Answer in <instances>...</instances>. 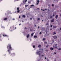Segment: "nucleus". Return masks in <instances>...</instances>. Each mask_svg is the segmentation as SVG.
Returning <instances> with one entry per match:
<instances>
[{
	"mask_svg": "<svg viewBox=\"0 0 61 61\" xmlns=\"http://www.w3.org/2000/svg\"><path fill=\"white\" fill-rule=\"evenodd\" d=\"M8 48L10 50H13V48L12 47H11V45L10 44H9L7 46V48L8 49Z\"/></svg>",
	"mask_w": 61,
	"mask_h": 61,
	"instance_id": "1",
	"label": "nucleus"
},
{
	"mask_svg": "<svg viewBox=\"0 0 61 61\" xmlns=\"http://www.w3.org/2000/svg\"><path fill=\"white\" fill-rule=\"evenodd\" d=\"M28 3L29 4H30L31 3V1H29L28 2Z\"/></svg>",
	"mask_w": 61,
	"mask_h": 61,
	"instance_id": "24",
	"label": "nucleus"
},
{
	"mask_svg": "<svg viewBox=\"0 0 61 61\" xmlns=\"http://www.w3.org/2000/svg\"><path fill=\"white\" fill-rule=\"evenodd\" d=\"M22 17L24 18H25V16L24 15H22Z\"/></svg>",
	"mask_w": 61,
	"mask_h": 61,
	"instance_id": "14",
	"label": "nucleus"
},
{
	"mask_svg": "<svg viewBox=\"0 0 61 61\" xmlns=\"http://www.w3.org/2000/svg\"><path fill=\"white\" fill-rule=\"evenodd\" d=\"M51 22H54V19H53L51 20Z\"/></svg>",
	"mask_w": 61,
	"mask_h": 61,
	"instance_id": "11",
	"label": "nucleus"
},
{
	"mask_svg": "<svg viewBox=\"0 0 61 61\" xmlns=\"http://www.w3.org/2000/svg\"><path fill=\"white\" fill-rule=\"evenodd\" d=\"M47 42H44L45 44H47Z\"/></svg>",
	"mask_w": 61,
	"mask_h": 61,
	"instance_id": "28",
	"label": "nucleus"
},
{
	"mask_svg": "<svg viewBox=\"0 0 61 61\" xmlns=\"http://www.w3.org/2000/svg\"><path fill=\"white\" fill-rule=\"evenodd\" d=\"M34 33H32L31 34V36H33V35H34Z\"/></svg>",
	"mask_w": 61,
	"mask_h": 61,
	"instance_id": "19",
	"label": "nucleus"
},
{
	"mask_svg": "<svg viewBox=\"0 0 61 61\" xmlns=\"http://www.w3.org/2000/svg\"><path fill=\"white\" fill-rule=\"evenodd\" d=\"M42 34V33H41V32H40V34Z\"/></svg>",
	"mask_w": 61,
	"mask_h": 61,
	"instance_id": "41",
	"label": "nucleus"
},
{
	"mask_svg": "<svg viewBox=\"0 0 61 61\" xmlns=\"http://www.w3.org/2000/svg\"><path fill=\"white\" fill-rule=\"evenodd\" d=\"M39 3L38 2L37 3V5H38V3Z\"/></svg>",
	"mask_w": 61,
	"mask_h": 61,
	"instance_id": "43",
	"label": "nucleus"
},
{
	"mask_svg": "<svg viewBox=\"0 0 61 61\" xmlns=\"http://www.w3.org/2000/svg\"><path fill=\"white\" fill-rule=\"evenodd\" d=\"M52 6H54V5L53 4H52Z\"/></svg>",
	"mask_w": 61,
	"mask_h": 61,
	"instance_id": "32",
	"label": "nucleus"
},
{
	"mask_svg": "<svg viewBox=\"0 0 61 61\" xmlns=\"http://www.w3.org/2000/svg\"><path fill=\"white\" fill-rule=\"evenodd\" d=\"M32 6H34V5H31V7H32Z\"/></svg>",
	"mask_w": 61,
	"mask_h": 61,
	"instance_id": "20",
	"label": "nucleus"
},
{
	"mask_svg": "<svg viewBox=\"0 0 61 61\" xmlns=\"http://www.w3.org/2000/svg\"><path fill=\"white\" fill-rule=\"evenodd\" d=\"M8 52H9V54H11V51H10V50L8 49Z\"/></svg>",
	"mask_w": 61,
	"mask_h": 61,
	"instance_id": "4",
	"label": "nucleus"
},
{
	"mask_svg": "<svg viewBox=\"0 0 61 61\" xmlns=\"http://www.w3.org/2000/svg\"><path fill=\"white\" fill-rule=\"evenodd\" d=\"M53 48H55L56 49L58 47V46H53Z\"/></svg>",
	"mask_w": 61,
	"mask_h": 61,
	"instance_id": "13",
	"label": "nucleus"
},
{
	"mask_svg": "<svg viewBox=\"0 0 61 61\" xmlns=\"http://www.w3.org/2000/svg\"><path fill=\"white\" fill-rule=\"evenodd\" d=\"M53 38L54 39H56V38H57V36H53Z\"/></svg>",
	"mask_w": 61,
	"mask_h": 61,
	"instance_id": "6",
	"label": "nucleus"
},
{
	"mask_svg": "<svg viewBox=\"0 0 61 61\" xmlns=\"http://www.w3.org/2000/svg\"><path fill=\"white\" fill-rule=\"evenodd\" d=\"M47 61H49V60H48V59L47 58Z\"/></svg>",
	"mask_w": 61,
	"mask_h": 61,
	"instance_id": "50",
	"label": "nucleus"
},
{
	"mask_svg": "<svg viewBox=\"0 0 61 61\" xmlns=\"http://www.w3.org/2000/svg\"><path fill=\"white\" fill-rule=\"evenodd\" d=\"M50 49L51 50H54V48H52V47H51L50 48Z\"/></svg>",
	"mask_w": 61,
	"mask_h": 61,
	"instance_id": "8",
	"label": "nucleus"
},
{
	"mask_svg": "<svg viewBox=\"0 0 61 61\" xmlns=\"http://www.w3.org/2000/svg\"><path fill=\"white\" fill-rule=\"evenodd\" d=\"M52 26H53V25H51V27H52Z\"/></svg>",
	"mask_w": 61,
	"mask_h": 61,
	"instance_id": "36",
	"label": "nucleus"
},
{
	"mask_svg": "<svg viewBox=\"0 0 61 61\" xmlns=\"http://www.w3.org/2000/svg\"><path fill=\"white\" fill-rule=\"evenodd\" d=\"M53 16H55V14H53Z\"/></svg>",
	"mask_w": 61,
	"mask_h": 61,
	"instance_id": "46",
	"label": "nucleus"
},
{
	"mask_svg": "<svg viewBox=\"0 0 61 61\" xmlns=\"http://www.w3.org/2000/svg\"><path fill=\"white\" fill-rule=\"evenodd\" d=\"M48 24V23H47L46 25H47Z\"/></svg>",
	"mask_w": 61,
	"mask_h": 61,
	"instance_id": "40",
	"label": "nucleus"
},
{
	"mask_svg": "<svg viewBox=\"0 0 61 61\" xmlns=\"http://www.w3.org/2000/svg\"><path fill=\"white\" fill-rule=\"evenodd\" d=\"M60 16H61V14L60 15Z\"/></svg>",
	"mask_w": 61,
	"mask_h": 61,
	"instance_id": "60",
	"label": "nucleus"
},
{
	"mask_svg": "<svg viewBox=\"0 0 61 61\" xmlns=\"http://www.w3.org/2000/svg\"><path fill=\"white\" fill-rule=\"evenodd\" d=\"M61 50V48H58V50Z\"/></svg>",
	"mask_w": 61,
	"mask_h": 61,
	"instance_id": "22",
	"label": "nucleus"
},
{
	"mask_svg": "<svg viewBox=\"0 0 61 61\" xmlns=\"http://www.w3.org/2000/svg\"><path fill=\"white\" fill-rule=\"evenodd\" d=\"M22 22H24V21H22Z\"/></svg>",
	"mask_w": 61,
	"mask_h": 61,
	"instance_id": "63",
	"label": "nucleus"
},
{
	"mask_svg": "<svg viewBox=\"0 0 61 61\" xmlns=\"http://www.w3.org/2000/svg\"><path fill=\"white\" fill-rule=\"evenodd\" d=\"M41 56H42V57H43L44 56V55H42Z\"/></svg>",
	"mask_w": 61,
	"mask_h": 61,
	"instance_id": "37",
	"label": "nucleus"
},
{
	"mask_svg": "<svg viewBox=\"0 0 61 61\" xmlns=\"http://www.w3.org/2000/svg\"><path fill=\"white\" fill-rule=\"evenodd\" d=\"M48 46H49V45H47L46 46V47H48Z\"/></svg>",
	"mask_w": 61,
	"mask_h": 61,
	"instance_id": "25",
	"label": "nucleus"
},
{
	"mask_svg": "<svg viewBox=\"0 0 61 61\" xmlns=\"http://www.w3.org/2000/svg\"><path fill=\"white\" fill-rule=\"evenodd\" d=\"M43 11H45V10H43Z\"/></svg>",
	"mask_w": 61,
	"mask_h": 61,
	"instance_id": "53",
	"label": "nucleus"
},
{
	"mask_svg": "<svg viewBox=\"0 0 61 61\" xmlns=\"http://www.w3.org/2000/svg\"><path fill=\"white\" fill-rule=\"evenodd\" d=\"M41 46V45H39L38 46V47L40 48V47Z\"/></svg>",
	"mask_w": 61,
	"mask_h": 61,
	"instance_id": "16",
	"label": "nucleus"
},
{
	"mask_svg": "<svg viewBox=\"0 0 61 61\" xmlns=\"http://www.w3.org/2000/svg\"><path fill=\"white\" fill-rule=\"evenodd\" d=\"M19 25H21V24H20Z\"/></svg>",
	"mask_w": 61,
	"mask_h": 61,
	"instance_id": "48",
	"label": "nucleus"
},
{
	"mask_svg": "<svg viewBox=\"0 0 61 61\" xmlns=\"http://www.w3.org/2000/svg\"><path fill=\"white\" fill-rule=\"evenodd\" d=\"M58 15H56L55 16V18H56V19H57V17H58Z\"/></svg>",
	"mask_w": 61,
	"mask_h": 61,
	"instance_id": "7",
	"label": "nucleus"
},
{
	"mask_svg": "<svg viewBox=\"0 0 61 61\" xmlns=\"http://www.w3.org/2000/svg\"><path fill=\"white\" fill-rule=\"evenodd\" d=\"M50 18H52V16H50Z\"/></svg>",
	"mask_w": 61,
	"mask_h": 61,
	"instance_id": "30",
	"label": "nucleus"
},
{
	"mask_svg": "<svg viewBox=\"0 0 61 61\" xmlns=\"http://www.w3.org/2000/svg\"><path fill=\"white\" fill-rule=\"evenodd\" d=\"M27 6H28V5H25V7H27Z\"/></svg>",
	"mask_w": 61,
	"mask_h": 61,
	"instance_id": "31",
	"label": "nucleus"
},
{
	"mask_svg": "<svg viewBox=\"0 0 61 61\" xmlns=\"http://www.w3.org/2000/svg\"><path fill=\"white\" fill-rule=\"evenodd\" d=\"M39 27H40L39 26L38 27V28H39Z\"/></svg>",
	"mask_w": 61,
	"mask_h": 61,
	"instance_id": "55",
	"label": "nucleus"
},
{
	"mask_svg": "<svg viewBox=\"0 0 61 61\" xmlns=\"http://www.w3.org/2000/svg\"><path fill=\"white\" fill-rule=\"evenodd\" d=\"M19 18H20V16H19Z\"/></svg>",
	"mask_w": 61,
	"mask_h": 61,
	"instance_id": "51",
	"label": "nucleus"
},
{
	"mask_svg": "<svg viewBox=\"0 0 61 61\" xmlns=\"http://www.w3.org/2000/svg\"><path fill=\"white\" fill-rule=\"evenodd\" d=\"M54 54H55V55H56V52H54Z\"/></svg>",
	"mask_w": 61,
	"mask_h": 61,
	"instance_id": "44",
	"label": "nucleus"
},
{
	"mask_svg": "<svg viewBox=\"0 0 61 61\" xmlns=\"http://www.w3.org/2000/svg\"><path fill=\"white\" fill-rule=\"evenodd\" d=\"M37 20H38H38H40V18H38Z\"/></svg>",
	"mask_w": 61,
	"mask_h": 61,
	"instance_id": "27",
	"label": "nucleus"
},
{
	"mask_svg": "<svg viewBox=\"0 0 61 61\" xmlns=\"http://www.w3.org/2000/svg\"><path fill=\"white\" fill-rule=\"evenodd\" d=\"M47 10H48V11H49V9H48Z\"/></svg>",
	"mask_w": 61,
	"mask_h": 61,
	"instance_id": "52",
	"label": "nucleus"
},
{
	"mask_svg": "<svg viewBox=\"0 0 61 61\" xmlns=\"http://www.w3.org/2000/svg\"><path fill=\"white\" fill-rule=\"evenodd\" d=\"M27 0H24L23 1V3L24 4H25L26 3L25 2H27Z\"/></svg>",
	"mask_w": 61,
	"mask_h": 61,
	"instance_id": "3",
	"label": "nucleus"
},
{
	"mask_svg": "<svg viewBox=\"0 0 61 61\" xmlns=\"http://www.w3.org/2000/svg\"><path fill=\"white\" fill-rule=\"evenodd\" d=\"M37 2H38V3H39V0H37Z\"/></svg>",
	"mask_w": 61,
	"mask_h": 61,
	"instance_id": "35",
	"label": "nucleus"
},
{
	"mask_svg": "<svg viewBox=\"0 0 61 61\" xmlns=\"http://www.w3.org/2000/svg\"><path fill=\"white\" fill-rule=\"evenodd\" d=\"M55 34H56V33L55 32H53V35H55Z\"/></svg>",
	"mask_w": 61,
	"mask_h": 61,
	"instance_id": "23",
	"label": "nucleus"
},
{
	"mask_svg": "<svg viewBox=\"0 0 61 61\" xmlns=\"http://www.w3.org/2000/svg\"><path fill=\"white\" fill-rule=\"evenodd\" d=\"M55 46H57V44H55Z\"/></svg>",
	"mask_w": 61,
	"mask_h": 61,
	"instance_id": "38",
	"label": "nucleus"
},
{
	"mask_svg": "<svg viewBox=\"0 0 61 61\" xmlns=\"http://www.w3.org/2000/svg\"><path fill=\"white\" fill-rule=\"evenodd\" d=\"M7 18H5L4 19V21H5L6 20H7Z\"/></svg>",
	"mask_w": 61,
	"mask_h": 61,
	"instance_id": "9",
	"label": "nucleus"
},
{
	"mask_svg": "<svg viewBox=\"0 0 61 61\" xmlns=\"http://www.w3.org/2000/svg\"><path fill=\"white\" fill-rule=\"evenodd\" d=\"M43 9H41V10H42V11H43Z\"/></svg>",
	"mask_w": 61,
	"mask_h": 61,
	"instance_id": "57",
	"label": "nucleus"
},
{
	"mask_svg": "<svg viewBox=\"0 0 61 61\" xmlns=\"http://www.w3.org/2000/svg\"><path fill=\"white\" fill-rule=\"evenodd\" d=\"M35 27H36V25H35Z\"/></svg>",
	"mask_w": 61,
	"mask_h": 61,
	"instance_id": "58",
	"label": "nucleus"
},
{
	"mask_svg": "<svg viewBox=\"0 0 61 61\" xmlns=\"http://www.w3.org/2000/svg\"><path fill=\"white\" fill-rule=\"evenodd\" d=\"M51 30H52V29H50Z\"/></svg>",
	"mask_w": 61,
	"mask_h": 61,
	"instance_id": "62",
	"label": "nucleus"
},
{
	"mask_svg": "<svg viewBox=\"0 0 61 61\" xmlns=\"http://www.w3.org/2000/svg\"><path fill=\"white\" fill-rule=\"evenodd\" d=\"M45 59H46V57L45 58Z\"/></svg>",
	"mask_w": 61,
	"mask_h": 61,
	"instance_id": "54",
	"label": "nucleus"
},
{
	"mask_svg": "<svg viewBox=\"0 0 61 61\" xmlns=\"http://www.w3.org/2000/svg\"><path fill=\"white\" fill-rule=\"evenodd\" d=\"M24 29H27V28H26V27H25V28H24Z\"/></svg>",
	"mask_w": 61,
	"mask_h": 61,
	"instance_id": "34",
	"label": "nucleus"
},
{
	"mask_svg": "<svg viewBox=\"0 0 61 61\" xmlns=\"http://www.w3.org/2000/svg\"><path fill=\"white\" fill-rule=\"evenodd\" d=\"M19 7H18L17 8V10H19Z\"/></svg>",
	"mask_w": 61,
	"mask_h": 61,
	"instance_id": "18",
	"label": "nucleus"
},
{
	"mask_svg": "<svg viewBox=\"0 0 61 61\" xmlns=\"http://www.w3.org/2000/svg\"><path fill=\"white\" fill-rule=\"evenodd\" d=\"M36 9L37 10V9H39V8H38Z\"/></svg>",
	"mask_w": 61,
	"mask_h": 61,
	"instance_id": "49",
	"label": "nucleus"
},
{
	"mask_svg": "<svg viewBox=\"0 0 61 61\" xmlns=\"http://www.w3.org/2000/svg\"><path fill=\"white\" fill-rule=\"evenodd\" d=\"M3 36H4V37H5V36L6 37L7 36V35H6L3 34Z\"/></svg>",
	"mask_w": 61,
	"mask_h": 61,
	"instance_id": "10",
	"label": "nucleus"
},
{
	"mask_svg": "<svg viewBox=\"0 0 61 61\" xmlns=\"http://www.w3.org/2000/svg\"><path fill=\"white\" fill-rule=\"evenodd\" d=\"M16 29V27H15L14 29Z\"/></svg>",
	"mask_w": 61,
	"mask_h": 61,
	"instance_id": "45",
	"label": "nucleus"
},
{
	"mask_svg": "<svg viewBox=\"0 0 61 61\" xmlns=\"http://www.w3.org/2000/svg\"><path fill=\"white\" fill-rule=\"evenodd\" d=\"M37 36H34V38H37Z\"/></svg>",
	"mask_w": 61,
	"mask_h": 61,
	"instance_id": "15",
	"label": "nucleus"
},
{
	"mask_svg": "<svg viewBox=\"0 0 61 61\" xmlns=\"http://www.w3.org/2000/svg\"><path fill=\"white\" fill-rule=\"evenodd\" d=\"M15 54L14 53H12L11 55V56H15Z\"/></svg>",
	"mask_w": 61,
	"mask_h": 61,
	"instance_id": "2",
	"label": "nucleus"
},
{
	"mask_svg": "<svg viewBox=\"0 0 61 61\" xmlns=\"http://www.w3.org/2000/svg\"><path fill=\"white\" fill-rule=\"evenodd\" d=\"M60 30H61V28L60 29Z\"/></svg>",
	"mask_w": 61,
	"mask_h": 61,
	"instance_id": "64",
	"label": "nucleus"
},
{
	"mask_svg": "<svg viewBox=\"0 0 61 61\" xmlns=\"http://www.w3.org/2000/svg\"><path fill=\"white\" fill-rule=\"evenodd\" d=\"M45 39H46V38H44L43 39V40H45Z\"/></svg>",
	"mask_w": 61,
	"mask_h": 61,
	"instance_id": "29",
	"label": "nucleus"
},
{
	"mask_svg": "<svg viewBox=\"0 0 61 61\" xmlns=\"http://www.w3.org/2000/svg\"><path fill=\"white\" fill-rule=\"evenodd\" d=\"M0 38H1V36H0Z\"/></svg>",
	"mask_w": 61,
	"mask_h": 61,
	"instance_id": "56",
	"label": "nucleus"
},
{
	"mask_svg": "<svg viewBox=\"0 0 61 61\" xmlns=\"http://www.w3.org/2000/svg\"><path fill=\"white\" fill-rule=\"evenodd\" d=\"M33 48H35V45H33Z\"/></svg>",
	"mask_w": 61,
	"mask_h": 61,
	"instance_id": "26",
	"label": "nucleus"
},
{
	"mask_svg": "<svg viewBox=\"0 0 61 61\" xmlns=\"http://www.w3.org/2000/svg\"><path fill=\"white\" fill-rule=\"evenodd\" d=\"M12 20H15V18L13 19Z\"/></svg>",
	"mask_w": 61,
	"mask_h": 61,
	"instance_id": "39",
	"label": "nucleus"
},
{
	"mask_svg": "<svg viewBox=\"0 0 61 61\" xmlns=\"http://www.w3.org/2000/svg\"><path fill=\"white\" fill-rule=\"evenodd\" d=\"M47 10V9H45V10Z\"/></svg>",
	"mask_w": 61,
	"mask_h": 61,
	"instance_id": "42",
	"label": "nucleus"
},
{
	"mask_svg": "<svg viewBox=\"0 0 61 61\" xmlns=\"http://www.w3.org/2000/svg\"><path fill=\"white\" fill-rule=\"evenodd\" d=\"M40 52V51H39L38 52H36V54H39V52Z\"/></svg>",
	"mask_w": 61,
	"mask_h": 61,
	"instance_id": "21",
	"label": "nucleus"
},
{
	"mask_svg": "<svg viewBox=\"0 0 61 61\" xmlns=\"http://www.w3.org/2000/svg\"><path fill=\"white\" fill-rule=\"evenodd\" d=\"M30 20H32V18H30Z\"/></svg>",
	"mask_w": 61,
	"mask_h": 61,
	"instance_id": "47",
	"label": "nucleus"
},
{
	"mask_svg": "<svg viewBox=\"0 0 61 61\" xmlns=\"http://www.w3.org/2000/svg\"><path fill=\"white\" fill-rule=\"evenodd\" d=\"M53 27V28H56V26H54Z\"/></svg>",
	"mask_w": 61,
	"mask_h": 61,
	"instance_id": "17",
	"label": "nucleus"
},
{
	"mask_svg": "<svg viewBox=\"0 0 61 61\" xmlns=\"http://www.w3.org/2000/svg\"><path fill=\"white\" fill-rule=\"evenodd\" d=\"M42 22H43V21H44V20H42Z\"/></svg>",
	"mask_w": 61,
	"mask_h": 61,
	"instance_id": "61",
	"label": "nucleus"
},
{
	"mask_svg": "<svg viewBox=\"0 0 61 61\" xmlns=\"http://www.w3.org/2000/svg\"><path fill=\"white\" fill-rule=\"evenodd\" d=\"M29 34H28L27 35V38H28L29 37Z\"/></svg>",
	"mask_w": 61,
	"mask_h": 61,
	"instance_id": "12",
	"label": "nucleus"
},
{
	"mask_svg": "<svg viewBox=\"0 0 61 61\" xmlns=\"http://www.w3.org/2000/svg\"><path fill=\"white\" fill-rule=\"evenodd\" d=\"M39 56L40 57V53H39Z\"/></svg>",
	"mask_w": 61,
	"mask_h": 61,
	"instance_id": "33",
	"label": "nucleus"
},
{
	"mask_svg": "<svg viewBox=\"0 0 61 61\" xmlns=\"http://www.w3.org/2000/svg\"><path fill=\"white\" fill-rule=\"evenodd\" d=\"M21 11V10H17V13H19V12H20Z\"/></svg>",
	"mask_w": 61,
	"mask_h": 61,
	"instance_id": "5",
	"label": "nucleus"
},
{
	"mask_svg": "<svg viewBox=\"0 0 61 61\" xmlns=\"http://www.w3.org/2000/svg\"><path fill=\"white\" fill-rule=\"evenodd\" d=\"M30 31H32V30H31V29H30Z\"/></svg>",
	"mask_w": 61,
	"mask_h": 61,
	"instance_id": "59",
	"label": "nucleus"
}]
</instances>
